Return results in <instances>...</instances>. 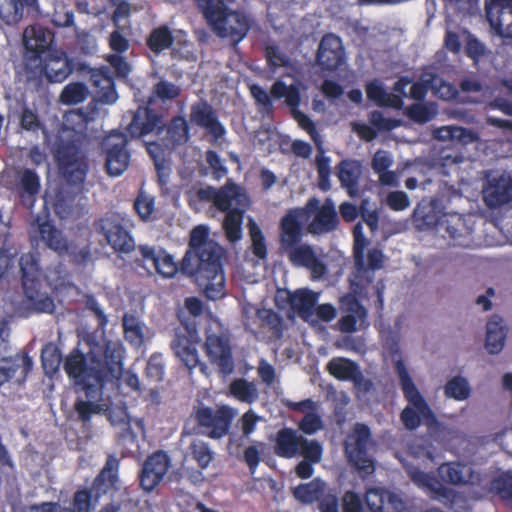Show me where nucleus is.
I'll list each match as a JSON object with an SVG mask.
<instances>
[{
  "mask_svg": "<svg viewBox=\"0 0 512 512\" xmlns=\"http://www.w3.org/2000/svg\"><path fill=\"white\" fill-rule=\"evenodd\" d=\"M169 466L170 458L166 452L158 450L149 455L139 474L140 487L146 492H152L163 480Z\"/></svg>",
  "mask_w": 512,
  "mask_h": 512,
  "instance_id": "obj_16",
  "label": "nucleus"
},
{
  "mask_svg": "<svg viewBox=\"0 0 512 512\" xmlns=\"http://www.w3.org/2000/svg\"><path fill=\"white\" fill-rule=\"evenodd\" d=\"M20 125L22 129L33 133L44 130V125L41 122L39 115L28 107H25L22 110Z\"/></svg>",
  "mask_w": 512,
  "mask_h": 512,
  "instance_id": "obj_59",
  "label": "nucleus"
},
{
  "mask_svg": "<svg viewBox=\"0 0 512 512\" xmlns=\"http://www.w3.org/2000/svg\"><path fill=\"white\" fill-rule=\"evenodd\" d=\"M155 209L154 198L144 193H139L134 201V210L142 220L150 219Z\"/></svg>",
  "mask_w": 512,
  "mask_h": 512,
  "instance_id": "obj_56",
  "label": "nucleus"
},
{
  "mask_svg": "<svg viewBox=\"0 0 512 512\" xmlns=\"http://www.w3.org/2000/svg\"><path fill=\"white\" fill-rule=\"evenodd\" d=\"M189 121L203 129L216 143L226 135V128L219 120L216 110L205 100L194 102L190 107Z\"/></svg>",
  "mask_w": 512,
  "mask_h": 512,
  "instance_id": "obj_14",
  "label": "nucleus"
},
{
  "mask_svg": "<svg viewBox=\"0 0 512 512\" xmlns=\"http://www.w3.org/2000/svg\"><path fill=\"white\" fill-rule=\"evenodd\" d=\"M249 205L246 192L231 179L218 188L214 207L225 212L223 229L226 238L231 243H236L242 238V222L245 209Z\"/></svg>",
  "mask_w": 512,
  "mask_h": 512,
  "instance_id": "obj_5",
  "label": "nucleus"
},
{
  "mask_svg": "<svg viewBox=\"0 0 512 512\" xmlns=\"http://www.w3.org/2000/svg\"><path fill=\"white\" fill-rule=\"evenodd\" d=\"M249 236L251 238V251L258 260H266L268 255L267 244L265 236L258 226V224L252 220L248 223Z\"/></svg>",
  "mask_w": 512,
  "mask_h": 512,
  "instance_id": "obj_45",
  "label": "nucleus"
},
{
  "mask_svg": "<svg viewBox=\"0 0 512 512\" xmlns=\"http://www.w3.org/2000/svg\"><path fill=\"white\" fill-rule=\"evenodd\" d=\"M339 224L338 215L335 206L331 200H326L318 208L314 219L309 226L312 233H328L334 231Z\"/></svg>",
  "mask_w": 512,
  "mask_h": 512,
  "instance_id": "obj_33",
  "label": "nucleus"
},
{
  "mask_svg": "<svg viewBox=\"0 0 512 512\" xmlns=\"http://www.w3.org/2000/svg\"><path fill=\"white\" fill-rule=\"evenodd\" d=\"M270 94L272 98L277 100L284 98L287 106L292 109H295L300 105V92L293 84L286 85L282 80H276L271 86Z\"/></svg>",
  "mask_w": 512,
  "mask_h": 512,
  "instance_id": "obj_39",
  "label": "nucleus"
},
{
  "mask_svg": "<svg viewBox=\"0 0 512 512\" xmlns=\"http://www.w3.org/2000/svg\"><path fill=\"white\" fill-rule=\"evenodd\" d=\"M229 395L242 403L252 404L259 398L257 385L244 378H236L229 384Z\"/></svg>",
  "mask_w": 512,
  "mask_h": 512,
  "instance_id": "obj_38",
  "label": "nucleus"
},
{
  "mask_svg": "<svg viewBox=\"0 0 512 512\" xmlns=\"http://www.w3.org/2000/svg\"><path fill=\"white\" fill-rule=\"evenodd\" d=\"M138 250L142 256V261L152 262L155 271L163 278H172L178 272V265L172 255L165 250H156L148 245H140Z\"/></svg>",
  "mask_w": 512,
  "mask_h": 512,
  "instance_id": "obj_27",
  "label": "nucleus"
},
{
  "mask_svg": "<svg viewBox=\"0 0 512 512\" xmlns=\"http://www.w3.org/2000/svg\"><path fill=\"white\" fill-rule=\"evenodd\" d=\"M438 474L443 482L454 486H485L483 475L461 462L442 463L438 467Z\"/></svg>",
  "mask_w": 512,
  "mask_h": 512,
  "instance_id": "obj_18",
  "label": "nucleus"
},
{
  "mask_svg": "<svg viewBox=\"0 0 512 512\" xmlns=\"http://www.w3.org/2000/svg\"><path fill=\"white\" fill-rule=\"evenodd\" d=\"M190 453L201 469H206L213 460V452L209 445L201 440H195L190 444Z\"/></svg>",
  "mask_w": 512,
  "mask_h": 512,
  "instance_id": "obj_49",
  "label": "nucleus"
},
{
  "mask_svg": "<svg viewBox=\"0 0 512 512\" xmlns=\"http://www.w3.org/2000/svg\"><path fill=\"white\" fill-rule=\"evenodd\" d=\"M33 368L32 358L25 352L0 359V387L10 380L18 384L26 381Z\"/></svg>",
  "mask_w": 512,
  "mask_h": 512,
  "instance_id": "obj_21",
  "label": "nucleus"
},
{
  "mask_svg": "<svg viewBox=\"0 0 512 512\" xmlns=\"http://www.w3.org/2000/svg\"><path fill=\"white\" fill-rule=\"evenodd\" d=\"M330 375L340 381H352L356 387L369 391L372 387L370 380H366L358 364L345 357H334L327 364Z\"/></svg>",
  "mask_w": 512,
  "mask_h": 512,
  "instance_id": "obj_22",
  "label": "nucleus"
},
{
  "mask_svg": "<svg viewBox=\"0 0 512 512\" xmlns=\"http://www.w3.org/2000/svg\"><path fill=\"white\" fill-rule=\"evenodd\" d=\"M89 82L91 84L94 97L102 104H113L116 102L118 95L115 88L114 78L110 68L102 66L100 68H92L89 71Z\"/></svg>",
  "mask_w": 512,
  "mask_h": 512,
  "instance_id": "obj_24",
  "label": "nucleus"
},
{
  "mask_svg": "<svg viewBox=\"0 0 512 512\" xmlns=\"http://www.w3.org/2000/svg\"><path fill=\"white\" fill-rule=\"evenodd\" d=\"M491 489L503 500L512 504V474L503 473L491 481Z\"/></svg>",
  "mask_w": 512,
  "mask_h": 512,
  "instance_id": "obj_51",
  "label": "nucleus"
},
{
  "mask_svg": "<svg viewBox=\"0 0 512 512\" xmlns=\"http://www.w3.org/2000/svg\"><path fill=\"white\" fill-rule=\"evenodd\" d=\"M124 349L119 342L106 341L94 344L85 355L79 349H73L64 361V371L81 386L87 400L78 398L74 410L78 420L90 422L95 414L102 411L99 401L102 400L103 389L108 383H117L123 376Z\"/></svg>",
  "mask_w": 512,
  "mask_h": 512,
  "instance_id": "obj_1",
  "label": "nucleus"
},
{
  "mask_svg": "<svg viewBox=\"0 0 512 512\" xmlns=\"http://www.w3.org/2000/svg\"><path fill=\"white\" fill-rule=\"evenodd\" d=\"M298 429L305 435H314L323 429L321 416L315 411L306 413L298 422Z\"/></svg>",
  "mask_w": 512,
  "mask_h": 512,
  "instance_id": "obj_54",
  "label": "nucleus"
},
{
  "mask_svg": "<svg viewBox=\"0 0 512 512\" xmlns=\"http://www.w3.org/2000/svg\"><path fill=\"white\" fill-rule=\"evenodd\" d=\"M209 236L210 230L206 225H197L190 231L182 269L195 278L208 299L217 300L225 295L224 250Z\"/></svg>",
  "mask_w": 512,
  "mask_h": 512,
  "instance_id": "obj_2",
  "label": "nucleus"
},
{
  "mask_svg": "<svg viewBox=\"0 0 512 512\" xmlns=\"http://www.w3.org/2000/svg\"><path fill=\"white\" fill-rule=\"evenodd\" d=\"M342 512H364L363 501L354 491H346L342 497Z\"/></svg>",
  "mask_w": 512,
  "mask_h": 512,
  "instance_id": "obj_64",
  "label": "nucleus"
},
{
  "mask_svg": "<svg viewBox=\"0 0 512 512\" xmlns=\"http://www.w3.org/2000/svg\"><path fill=\"white\" fill-rule=\"evenodd\" d=\"M372 443V433L368 425L357 422L348 434L344 449L350 463L360 472L371 474L374 471V462L368 456V449Z\"/></svg>",
  "mask_w": 512,
  "mask_h": 512,
  "instance_id": "obj_9",
  "label": "nucleus"
},
{
  "mask_svg": "<svg viewBox=\"0 0 512 512\" xmlns=\"http://www.w3.org/2000/svg\"><path fill=\"white\" fill-rule=\"evenodd\" d=\"M21 282L28 307L36 313L51 314L55 310L51 296L41 292V267L36 253H23L19 259Z\"/></svg>",
  "mask_w": 512,
  "mask_h": 512,
  "instance_id": "obj_6",
  "label": "nucleus"
},
{
  "mask_svg": "<svg viewBox=\"0 0 512 512\" xmlns=\"http://www.w3.org/2000/svg\"><path fill=\"white\" fill-rule=\"evenodd\" d=\"M171 348L187 369L192 370L197 366L201 367L202 372L206 369L200 362L195 344L186 335L177 334L171 342Z\"/></svg>",
  "mask_w": 512,
  "mask_h": 512,
  "instance_id": "obj_31",
  "label": "nucleus"
},
{
  "mask_svg": "<svg viewBox=\"0 0 512 512\" xmlns=\"http://www.w3.org/2000/svg\"><path fill=\"white\" fill-rule=\"evenodd\" d=\"M167 139L172 146L185 144L189 140L188 122L183 116H174L167 126Z\"/></svg>",
  "mask_w": 512,
  "mask_h": 512,
  "instance_id": "obj_42",
  "label": "nucleus"
},
{
  "mask_svg": "<svg viewBox=\"0 0 512 512\" xmlns=\"http://www.w3.org/2000/svg\"><path fill=\"white\" fill-rule=\"evenodd\" d=\"M438 132L440 133L439 138L456 140L460 143H467L474 139V134L472 131L460 126L442 127Z\"/></svg>",
  "mask_w": 512,
  "mask_h": 512,
  "instance_id": "obj_53",
  "label": "nucleus"
},
{
  "mask_svg": "<svg viewBox=\"0 0 512 512\" xmlns=\"http://www.w3.org/2000/svg\"><path fill=\"white\" fill-rule=\"evenodd\" d=\"M323 456V446L316 439H308L304 435L300 440V444L297 446V457H302V459H315L322 458Z\"/></svg>",
  "mask_w": 512,
  "mask_h": 512,
  "instance_id": "obj_50",
  "label": "nucleus"
},
{
  "mask_svg": "<svg viewBox=\"0 0 512 512\" xmlns=\"http://www.w3.org/2000/svg\"><path fill=\"white\" fill-rule=\"evenodd\" d=\"M369 121L376 131H391L400 125L394 118H386L382 112L374 110L369 115Z\"/></svg>",
  "mask_w": 512,
  "mask_h": 512,
  "instance_id": "obj_60",
  "label": "nucleus"
},
{
  "mask_svg": "<svg viewBox=\"0 0 512 512\" xmlns=\"http://www.w3.org/2000/svg\"><path fill=\"white\" fill-rule=\"evenodd\" d=\"M38 233L46 246L63 256L68 253V241L51 222L44 221L38 225Z\"/></svg>",
  "mask_w": 512,
  "mask_h": 512,
  "instance_id": "obj_36",
  "label": "nucleus"
},
{
  "mask_svg": "<svg viewBox=\"0 0 512 512\" xmlns=\"http://www.w3.org/2000/svg\"><path fill=\"white\" fill-rule=\"evenodd\" d=\"M20 186L23 192L30 196L37 194L40 189V181L37 173L30 169L24 170L20 179Z\"/></svg>",
  "mask_w": 512,
  "mask_h": 512,
  "instance_id": "obj_61",
  "label": "nucleus"
},
{
  "mask_svg": "<svg viewBox=\"0 0 512 512\" xmlns=\"http://www.w3.org/2000/svg\"><path fill=\"white\" fill-rule=\"evenodd\" d=\"M153 94L163 102L173 101L180 96L181 88L167 80H160L154 85Z\"/></svg>",
  "mask_w": 512,
  "mask_h": 512,
  "instance_id": "obj_52",
  "label": "nucleus"
},
{
  "mask_svg": "<svg viewBox=\"0 0 512 512\" xmlns=\"http://www.w3.org/2000/svg\"><path fill=\"white\" fill-rule=\"evenodd\" d=\"M235 415V409L228 405H221L216 409L201 406L194 411L200 432L212 439H220L228 434Z\"/></svg>",
  "mask_w": 512,
  "mask_h": 512,
  "instance_id": "obj_10",
  "label": "nucleus"
},
{
  "mask_svg": "<svg viewBox=\"0 0 512 512\" xmlns=\"http://www.w3.org/2000/svg\"><path fill=\"white\" fill-rule=\"evenodd\" d=\"M396 369L400 380L401 389L407 402L400 419L408 430H415L421 425L422 418L434 421L435 415L430 406L414 384L407 368L402 361L396 363Z\"/></svg>",
  "mask_w": 512,
  "mask_h": 512,
  "instance_id": "obj_8",
  "label": "nucleus"
},
{
  "mask_svg": "<svg viewBox=\"0 0 512 512\" xmlns=\"http://www.w3.org/2000/svg\"><path fill=\"white\" fill-rule=\"evenodd\" d=\"M341 308L348 312L358 316L360 321H364L367 318V310L358 300V298L352 294H347L341 299Z\"/></svg>",
  "mask_w": 512,
  "mask_h": 512,
  "instance_id": "obj_57",
  "label": "nucleus"
},
{
  "mask_svg": "<svg viewBox=\"0 0 512 512\" xmlns=\"http://www.w3.org/2000/svg\"><path fill=\"white\" fill-rule=\"evenodd\" d=\"M302 434L297 430L284 427L277 431L274 440V453L284 459L296 458L297 446L300 444Z\"/></svg>",
  "mask_w": 512,
  "mask_h": 512,
  "instance_id": "obj_32",
  "label": "nucleus"
},
{
  "mask_svg": "<svg viewBox=\"0 0 512 512\" xmlns=\"http://www.w3.org/2000/svg\"><path fill=\"white\" fill-rule=\"evenodd\" d=\"M387 490L379 488L368 489L365 502L370 512H381Z\"/></svg>",
  "mask_w": 512,
  "mask_h": 512,
  "instance_id": "obj_62",
  "label": "nucleus"
},
{
  "mask_svg": "<svg viewBox=\"0 0 512 512\" xmlns=\"http://www.w3.org/2000/svg\"><path fill=\"white\" fill-rule=\"evenodd\" d=\"M331 158L325 155V151L320 144L317 146V154L315 156V167L318 174V187L327 192L331 189Z\"/></svg>",
  "mask_w": 512,
  "mask_h": 512,
  "instance_id": "obj_40",
  "label": "nucleus"
},
{
  "mask_svg": "<svg viewBox=\"0 0 512 512\" xmlns=\"http://www.w3.org/2000/svg\"><path fill=\"white\" fill-rule=\"evenodd\" d=\"M174 35L167 25H160L149 33L146 38V46L154 54L159 55L172 47Z\"/></svg>",
  "mask_w": 512,
  "mask_h": 512,
  "instance_id": "obj_37",
  "label": "nucleus"
},
{
  "mask_svg": "<svg viewBox=\"0 0 512 512\" xmlns=\"http://www.w3.org/2000/svg\"><path fill=\"white\" fill-rule=\"evenodd\" d=\"M38 59L40 75L50 83L63 82L73 71L72 61L64 51H48L44 57Z\"/></svg>",
  "mask_w": 512,
  "mask_h": 512,
  "instance_id": "obj_20",
  "label": "nucleus"
},
{
  "mask_svg": "<svg viewBox=\"0 0 512 512\" xmlns=\"http://www.w3.org/2000/svg\"><path fill=\"white\" fill-rule=\"evenodd\" d=\"M54 41V33L41 24L28 26L24 30L23 42L26 50L32 53L34 59L42 57V54L52 51L51 45Z\"/></svg>",
  "mask_w": 512,
  "mask_h": 512,
  "instance_id": "obj_25",
  "label": "nucleus"
},
{
  "mask_svg": "<svg viewBox=\"0 0 512 512\" xmlns=\"http://www.w3.org/2000/svg\"><path fill=\"white\" fill-rule=\"evenodd\" d=\"M336 175L341 187L351 198L359 196V182L362 176V164L359 160L342 159L336 165Z\"/></svg>",
  "mask_w": 512,
  "mask_h": 512,
  "instance_id": "obj_26",
  "label": "nucleus"
},
{
  "mask_svg": "<svg viewBox=\"0 0 512 512\" xmlns=\"http://www.w3.org/2000/svg\"><path fill=\"white\" fill-rule=\"evenodd\" d=\"M444 394L447 398L464 401L470 397L471 387L466 378L454 376L444 386Z\"/></svg>",
  "mask_w": 512,
  "mask_h": 512,
  "instance_id": "obj_44",
  "label": "nucleus"
},
{
  "mask_svg": "<svg viewBox=\"0 0 512 512\" xmlns=\"http://www.w3.org/2000/svg\"><path fill=\"white\" fill-rule=\"evenodd\" d=\"M119 460L109 455L105 465L95 477L92 488L78 489L73 496L72 508L68 512H91L98 498L117 489Z\"/></svg>",
  "mask_w": 512,
  "mask_h": 512,
  "instance_id": "obj_7",
  "label": "nucleus"
},
{
  "mask_svg": "<svg viewBox=\"0 0 512 512\" xmlns=\"http://www.w3.org/2000/svg\"><path fill=\"white\" fill-rule=\"evenodd\" d=\"M442 224H445V230L449 237L455 242V245H462L463 242L461 241V238L470 235L464 218L458 213L447 216Z\"/></svg>",
  "mask_w": 512,
  "mask_h": 512,
  "instance_id": "obj_43",
  "label": "nucleus"
},
{
  "mask_svg": "<svg viewBox=\"0 0 512 512\" xmlns=\"http://www.w3.org/2000/svg\"><path fill=\"white\" fill-rule=\"evenodd\" d=\"M326 484L319 478H314L309 483L299 484L294 489V496L304 503H312L324 494Z\"/></svg>",
  "mask_w": 512,
  "mask_h": 512,
  "instance_id": "obj_41",
  "label": "nucleus"
},
{
  "mask_svg": "<svg viewBox=\"0 0 512 512\" xmlns=\"http://www.w3.org/2000/svg\"><path fill=\"white\" fill-rule=\"evenodd\" d=\"M407 116L416 123L424 124L432 120L434 112L425 104L414 103L407 108Z\"/></svg>",
  "mask_w": 512,
  "mask_h": 512,
  "instance_id": "obj_58",
  "label": "nucleus"
},
{
  "mask_svg": "<svg viewBox=\"0 0 512 512\" xmlns=\"http://www.w3.org/2000/svg\"><path fill=\"white\" fill-rule=\"evenodd\" d=\"M88 96V88L81 82H74L66 85L60 94L63 104L75 105L82 103Z\"/></svg>",
  "mask_w": 512,
  "mask_h": 512,
  "instance_id": "obj_47",
  "label": "nucleus"
},
{
  "mask_svg": "<svg viewBox=\"0 0 512 512\" xmlns=\"http://www.w3.org/2000/svg\"><path fill=\"white\" fill-rule=\"evenodd\" d=\"M204 351L210 363L217 367L222 376L231 375L235 369L232 348L227 337L216 333L206 336Z\"/></svg>",
  "mask_w": 512,
  "mask_h": 512,
  "instance_id": "obj_15",
  "label": "nucleus"
},
{
  "mask_svg": "<svg viewBox=\"0 0 512 512\" xmlns=\"http://www.w3.org/2000/svg\"><path fill=\"white\" fill-rule=\"evenodd\" d=\"M208 26L220 38L242 41L250 30V19L244 12L230 10L223 0H194Z\"/></svg>",
  "mask_w": 512,
  "mask_h": 512,
  "instance_id": "obj_4",
  "label": "nucleus"
},
{
  "mask_svg": "<svg viewBox=\"0 0 512 512\" xmlns=\"http://www.w3.org/2000/svg\"><path fill=\"white\" fill-rule=\"evenodd\" d=\"M302 213L298 209L289 210L280 220V248L287 254L290 263L308 269L313 278L319 279L327 272L326 264L316 254L312 246L299 244L302 239Z\"/></svg>",
  "mask_w": 512,
  "mask_h": 512,
  "instance_id": "obj_3",
  "label": "nucleus"
},
{
  "mask_svg": "<svg viewBox=\"0 0 512 512\" xmlns=\"http://www.w3.org/2000/svg\"><path fill=\"white\" fill-rule=\"evenodd\" d=\"M124 218L115 212L106 213L98 222V231L115 252L128 254L135 248V241L124 225Z\"/></svg>",
  "mask_w": 512,
  "mask_h": 512,
  "instance_id": "obj_12",
  "label": "nucleus"
},
{
  "mask_svg": "<svg viewBox=\"0 0 512 512\" xmlns=\"http://www.w3.org/2000/svg\"><path fill=\"white\" fill-rule=\"evenodd\" d=\"M128 139L122 132H111L102 141L105 152V168L110 176H120L129 166Z\"/></svg>",
  "mask_w": 512,
  "mask_h": 512,
  "instance_id": "obj_13",
  "label": "nucleus"
},
{
  "mask_svg": "<svg viewBox=\"0 0 512 512\" xmlns=\"http://www.w3.org/2000/svg\"><path fill=\"white\" fill-rule=\"evenodd\" d=\"M482 193L485 205L491 209L509 204L512 202V177L500 175L489 178Z\"/></svg>",
  "mask_w": 512,
  "mask_h": 512,
  "instance_id": "obj_23",
  "label": "nucleus"
},
{
  "mask_svg": "<svg viewBox=\"0 0 512 512\" xmlns=\"http://www.w3.org/2000/svg\"><path fill=\"white\" fill-rule=\"evenodd\" d=\"M485 14L498 36L512 39V0H485Z\"/></svg>",
  "mask_w": 512,
  "mask_h": 512,
  "instance_id": "obj_17",
  "label": "nucleus"
},
{
  "mask_svg": "<svg viewBox=\"0 0 512 512\" xmlns=\"http://www.w3.org/2000/svg\"><path fill=\"white\" fill-rule=\"evenodd\" d=\"M57 160L59 170L67 183L82 185L85 182L89 164L77 145L67 143L61 146L57 152Z\"/></svg>",
  "mask_w": 512,
  "mask_h": 512,
  "instance_id": "obj_11",
  "label": "nucleus"
},
{
  "mask_svg": "<svg viewBox=\"0 0 512 512\" xmlns=\"http://www.w3.org/2000/svg\"><path fill=\"white\" fill-rule=\"evenodd\" d=\"M316 61L324 71H336L345 61L342 40L333 33L325 34L318 46Z\"/></svg>",
  "mask_w": 512,
  "mask_h": 512,
  "instance_id": "obj_19",
  "label": "nucleus"
},
{
  "mask_svg": "<svg viewBox=\"0 0 512 512\" xmlns=\"http://www.w3.org/2000/svg\"><path fill=\"white\" fill-rule=\"evenodd\" d=\"M123 329L125 339L135 346L143 343L144 335L140 322L132 315L123 317Z\"/></svg>",
  "mask_w": 512,
  "mask_h": 512,
  "instance_id": "obj_48",
  "label": "nucleus"
},
{
  "mask_svg": "<svg viewBox=\"0 0 512 512\" xmlns=\"http://www.w3.org/2000/svg\"><path fill=\"white\" fill-rule=\"evenodd\" d=\"M264 52L270 69L276 70L279 67H287L289 65V58L281 52L277 45H267Z\"/></svg>",
  "mask_w": 512,
  "mask_h": 512,
  "instance_id": "obj_55",
  "label": "nucleus"
},
{
  "mask_svg": "<svg viewBox=\"0 0 512 512\" xmlns=\"http://www.w3.org/2000/svg\"><path fill=\"white\" fill-rule=\"evenodd\" d=\"M406 472L410 480L432 498H448L452 493L433 474L424 472L419 467L409 466Z\"/></svg>",
  "mask_w": 512,
  "mask_h": 512,
  "instance_id": "obj_28",
  "label": "nucleus"
},
{
  "mask_svg": "<svg viewBox=\"0 0 512 512\" xmlns=\"http://www.w3.org/2000/svg\"><path fill=\"white\" fill-rule=\"evenodd\" d=\"M161 124V116L150 107H138L130 124L128 133L133 138L145 136L153 132Z\"/></svg>",
  "mask_w": 512,
  "mask_h": 512,
  "instance_id": "obj_29",
  "label": "nucleus"
},
{
  "mask_svg": "<svg viewBox=\"0 0 512 512\" xmlns=\"http://www.w3.org/2000/svg\"><path fill=\"white\" fill-rule=\"evenodd\" d=\"M61 360V351L54 344L48 343L42 348L41 361L46 374L56 373L59 370Z\"/></svg>",
  "mask_w": 512,
  "mask_h": 512,
  "instance_id": "obj_46",
  "label": "nucleus"
},
{
  "mask_svg": "<svg viewBox=\"0 0 512 512\" xmlns=\"http://www.w3.org/2000/svg\"><path fill=\"white\" fill-rule=\"evenodd\" d=\"M507 328L503 319L498 315H493L486 325L485 346L490 354H498L505 345Z\"/></svg>",
  "mask_w": 512,
  "mask_h": 512,
  "instance_id": "obj_35",
  "label": "nucleus"
},
{
  "mask_svg": "<svg viewBox=\"0 0 512 512\" xmlns=\"http://www.w3.org/2000/svg\"><path fill=\"white\" fill-rule=\"evenodd\" d=\"M365 91L367 98L379 107L401 109L403 106L402 97L387 93L384 85L378 79L366 83Z\"/></svg>",
  "mask_w": 512,
  "mask_h": 512,
  "instance_id": "obj_34",
  "label": "nucleus"
},
{
  "mask_svg": "<svg viewBox=\"0 0 512 512\" xmlns=\"http://www.w3.org/2000/svg\"><path fill=\"white\" fill-rule=\"evenodd\" d=\"M318 297V293L308 288H301L288 293L287 303L302 320L309 321L314 314Z\"/></svg>",
  "mask_w": 512,
  "mask_h": 512,
  "instance_id": "obj_30",
  "label": "nucleus"
},
{
  "mask_svg": "<svg viewBox=\"0 0 512 512\" xmlns=\"http://www.w3.org/2000/svg\"><path fill=\"white\" fill-rule=\"evenodd\" d=\"M386 204L393 211H403L410 206V200L404 191H392L386 197Z\"/></svg>",
  "mask_w": 512,
  "mask_h": 512,
  "instance_id": "obj_63",
  "label": "nucleus"
}]
</instances>
